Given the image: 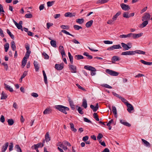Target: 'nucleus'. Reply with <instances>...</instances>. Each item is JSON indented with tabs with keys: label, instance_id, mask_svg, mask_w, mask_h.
<instances>
[{
	"label": "nucleus",
	"instance_id": "f257e3e1",
	"mask_svg": "<svg viewBox=\"0 0 152 152\" xmlns=\"http://www.w3.org/2000/svg\"><path fill=\"white\" fill-rule=\"evenodd\" d=\"M55 108L56 109L62 112L65 114L67 113L66 111H68L69 110V108L61 105H56Z\"/></svg>",
	"mask_w": 152,
	"mask_h": 152
},
{
	"label": "nucleus",
	"instance_id": "f03ea898",
	"mask_svg": "<svg viewBox=\"0 0 152 152\" xmlns=\"http://www.w3.org/2000/svg\"><path fill=\"white\" fill-rule=\"evenodd\" d=\"M105 72L113 76H116L119 75L118 72L109 69H107Z\"/></svg>",
	"mask_w": 152,
	"mask_h": 152
},
{
	"label": "nucleus",
	"instance_id": "7ed1b4c3",
	"mask_svg": "<svg viewBox=\"0 0 152 152\" xmlns=\"http://www.w3.org/2000/svg\"><path fill=\"white\" fill-rule=\"evenodd\" d=\"M122 47L121 45L118 44L117 45H114L113 46L108 48L107 50H113L115 49H121Z\"/></svg>",
	"mask_w": 152,
	"mask_h": 152
},
{
	"label": "nucleus",
	"instance_id": "20e7f679",
	"mask_svg": "<svg viewBox=\"0 0 152 152\" xmlns=\"http://www.w3.org/2000/svg\"><path fill=\"white\" fill-rule=\"evenodd\" d=\"M151 16L150 14L148 13H145L144 14V15L142 18V20H147L150 19Z\"/></svg>",
	"mask_w": 152,
	"mask_h": 152
},
{
	"label": "nucleus",
	"instance_id": "39448f33",
	"mask_svg": "<svg viewBox=\"0 0 152 152\" xmlns=\"http://www.w3.org/2000/svg\"><path fill=\"white\" fill-rule=\"evenodd\" d=\"M121 55L124 56L133 55H134V51L130 50L123 52Z\"/></svg>",
	"mask_w": 152,
	"mask_h": 152
},
{
	"label": "nucleus",
	"instance_id": "423d86ee",
	"mask_svg": "<svg viewBox=\"0 0 152 152\" xmlns=\"http://www.w3.org/2000/svg\"><path fill=\"white\" fill-rule=\"evenodd\" d=\"M120 6L122 9L124 10L128 11L130 9L129 6L128 5L122 3L121 4Z\"/></svg>",
	"mask_w": 152,
	"mask_h": 152
},
{
	"label": "nucleus",
	"instance_id": "0eeeda50",
	"mask_svg": "<svg viewBox=\"0 0 152 152\" xmlns=\"http://www.w3.org/2000/svg\"><path fill=\"white\" fill-rule=\"evenodd\" d=\"M64 64L61 63L60 64H56L55 65V68L57 70H61L64 68Z\"/></svg>",
	"mask_w": 152,
	"mask_h": 152
},
{
	"label": "nucleus",
	"instance_id": "6e6552de",
	"mask_svg": "<svg viewBox=\"0 0 152 152\" xmlns=\"http://www.w3.org/2000/svg\"><path fill=\"white\" fill-rule=\"evenodd\" d=\"M127 107V110L130 113H131V111L134 110V108L132 105L129 103H127L126 105Z\"/></svg>",
	"mask_w": 152,
	"mask_h": 152
},
{
	"label": "nucleus",
	"instance_id": "1a4fd4ad",
	"mask_svg": "<svg viewBox=\"0 0 152 152\" xmlns=\"http://www.w3.org/2000/svg\"><path fill=\"white\" fill-rule=\"evenodd\" d=\"M84 68L87 70L91 71H96V69L94 67L89 65H86L84 66Z\"/></svg>",
	"mask_w": 152,
	"mask_h": 152
},
{
	"label": "nucleus",
	"instance_id": "9d476101",
	"mask_svg": "<svg viewBox=\"0 0 152 152\" xmlns=\"http://www.w3.org/2000/svg\"><path fill=\"white\" fill-rule=\"evenodd\" d=\"M69 69L72 73H76L77 72V68L76 66L71 65L69 66Z\"/></svg>",
	"mask_w": 152,
	"mask_h": 152
},
{
	"label": "nucleus",
	"instance_id": "9b49d317",
	"mask_svg": "<svg viewBox=\"0 0 152 152\" xmlns=\"http://www.w3.org/2000/svg\"><path fill=\"white\" fill-rule=\"evenodd\" d=\"M142 33H140L138 34L132 33V38L134 39H137L142 36Z\"/></svg>",
	"mask_w": 152,
	"mask_h": 152
},
{
	"label": "nucleus",
	"instance_id": "f8f14e48",
	"mask_svg": "<svg viewBox=\"0 0 152 152\" xmlns=\"http://www.w3.org/2000/svg\"><path fill=\"white\" fill-rule=\"evenodd\" d=\"M68 101L69 102L70 105L71 107V109L72 110H74L75 109V106L74 104L73 101L71 100L70 97H68Z\"/></svg>",
	"mask_w": 152,
	"mask_h": 152
},
{
	"label": "nucleus",
	"instance_id": "ddd939ff",
	"mask_svg": "<svg viewBox=\"0 0 152 152\" xmlns=\"http://www.w3.org/2000/svg\"><path fill=\"white\" fill-rule=\"evenodd\" d=\"M90 107L92 109L94 112H96L99 108V104L98 103H96L95 107L93 105L91 104L90 105Z\"/></svg>",
	"mask_w": 152,
	"mask_h": 152
},
{
	"label": "nucleus",
	"instance_id": "4468645a",
	"mask_svg": "<svg viewBox=\"0 0 152 152\" xmlns=\"http://www.w3.org/2000/svg\"><path fill=\"white\" fill-rule=\"evenodd\" d=\"M28 58V57H24L22 61V65L21 66L22 67H24V66L26 65V64L27 62V59Z\"/></svg>",
	"mask_w": 152,
	"mask_h": 152
},
{
	"label": "nucleus",
	"instance_id": "2eb2a0df",
	"mask_svg": "<svg viewBox=\"0 0 152 152\" xmlns=\"http://www.w3.org/2000/svg\"><path fill=\"white\" fill-rule=\"evenodd\" d=\"M122 47L123 48L124 50H129V47L128 46L127 44L125 43L122 42L121 43Z\"/></svg>",
	"mask_w": 152,
	"mask_h": 152
},
{
	"label": "nucleus",
	"instance_id": "dca6fc26",
	"mask_svg": "<svg viewBox=\"0 0 152 152\" xmlns=\"http://www.w3.org/2000/svg\"><path fill=\"white\" fill-rule=\"evenodd\" d=\"M119 37L122 38L132 37V33H130L126 35H121Z\"/></svg>",
	"mask_w": 152,
	"mask_h": 152
},
{
	"label": "nucleus",
	"instance_id": "f3484780",
	"mask_svg": "<svg viewBox=\"0 0 152 152\" xmlns=\"http://www.w3.org/2000/svg\"><path fill=\"white\" fill-rule=\"evenodd\" d=\"M52 110L50 108H46L43 112V114L44 115L49 114L52 112Z\"/></svg>",
	"mask_w": 152,
	"mask_h": 152
},
{
	"label": "nucleus",
	"instance_id": "a211bd4d",
	"mask_svg": "<svg viewBox=\"0 0 152 152\" xmlns=\"http://www.w3.org/2000/svg\"><path fill=\"white\" fill-rule=\"evenodd\" d=\"M75 13H71L68 12L65 13L64 14V16L66 17H72L73 16H75Z\"/></svg>",
	"mask_w": 152,
	"mask_h": 152
},
{
	"label": "nucleus",
	"instance_id": "6ab92c4d",
	"mask_svg": "<svg viewBox=\"0 0 152 152\" xmlns=\"http://www.w3.org/2000/svg\"><path fill=\"white\" fill-rule=\"evenodd\" d=\"M9 142H6L3 146L2 148L1 149L2 152H4L6 151L9 145Z\"/></svg>",
	"mask_w": 152,
	"mask_h": 152
},
{
	"label": "nucleus",
	"instance_id": "aec40b11",
	"mask_svg": "<svg viewBox=\"0 0 152 152\" xmlns=\"http://www.w3.org/2000/svg\"><path fill=\"white\" fill-rule=\"evenodd\" d=\"M145 52L140 50H136L134 51V55L136 53L144 55L145 54Z\"/></svg>",
	"mask_w": 152,
	"mask_h": 152
},
{
	"label": "nucleus",
	"instance_id": "412c9836",
	"mask_svg": "<svg viewBox=\"0 0 152 152\" xmlns=\"http://www.w3.org/2000/svg\"><path fill=\"white\" fill-rule=\"evenodd\" d=\"M112 109V111L113 112V113L115 115V117L116 118H117V112L115 107L114 106H113Z\"/></svg>",
	"mask_w": 152,
	"mask_h": 152
},
{
	"label": "nucleus",
	"instance_id": "4be33fe9",
	"mask_svg": "<svg viewBox=\"0 0 152 152\" xmlns=\"http://www.w3.org/2000/svg\"><path fill=\"white\" fill-rule=\"evenodd\" d=\"M120 123L121 124L124 125H125L126 126H127L128 127H129V126H131V124H130L128 123L125 121H123L121 119L120 120Z\"/></svg>",
	"mask_w": 152,
	"mask_h": 152
},
{
	"label": "nucleus",
	"instance_id": "5701e85b",
	"mask_svg": "<svg viewBox=\"0 0 152 152\" xmlns=\"http://www.w3.org/2000/svg\"><path fill=\"white\" fill-rule=\"evenodd\" d=\"M4 85L5 86V88L7 90H9L10 92H12L13 90L12 88L10 87V86L7 84L4 83Z\"/></svg>",
	"mask_w": 152,
	"mask_h": 152
},
{
	"label": "nucleus",
	"instance_id": "b1692460",
	"mask_svg": "<svg viewBox=\"0 0 152 152\" xmlns=\"http://www.w3.org/2000/svg\"><path fill=\"white\" fill-rule=\"evenodd\" d=\"M93 21L92 20H91L90 21L88 22L86 24V26L87 28H89L91 27L92 25Z\"/></svg>",
	"mask_w": 152,
	"mask_h": 152
},
{
	"label": "nucleus",
	"instance_id": "393cba45",
	"mask_svg": "<svg viewBox=\"0 0 152 152\" xmlns=\"http://www.w3.org/2000/svg\"><path fill=\"white\" fill-rule=\"evenodd\" d=\"M82 106L85 108H86L87 107V101L85 99H83Z\"/></svg>",
	"mask_w": 152,
	"mask_h": 152
},
{
	"label": "nucleus",
	"instance_id": "a878e982",
	"mask_svg": "<svg viewBox=\"0 0 152 152\" xmlns=\"http://www.w3.org/2000/svg\"><path fill=\"white\" fill-rule=\"evenodd\" d=\"M34 67L36 71H37L39 69V67L38 66V64L37 62L34 61Z\"/></svg>",
	"mask_w": 152,
	"mask_h": 152
},
{
	"label": "nucleus",
	"instance_id": "bb28decb",
	"mask_svg": "<svg viewBox=\"0 0 152 152\" xmlns=\"http://www.w3.org/2000/svg\"><path fill=\"white\" fill-rule=\"evenodd\" d=\"M140 61L142 64L147 65H151L152 64V62H151L146 61L143 60H141Z\"/></svg>",
	"mask_w": 152,
	"mask_h": 152
},
{
	"label": "nucleus",
	"instance_id": "cd10ccee",
	"mask_svg": "<svg viewBox=\"0 0 152 152\" xmlns=\"http://www.w3.org/2000/svg\"><path fill=\"white\" fill-rule=\"evenodd\" d=\"M142 141L144 143L146 146L148 147H150L151 146L150 143L146 140L142 139Z\"/></svg>",
	"mask_w": 152,
	"mask_h": 152
},
{
	"label": "nucleus",
	"instance_id": "c85d7f7f",
	"mask_svg": "<svg viewBox=\"0 0 152 152\" xmlns=\"http://www.w3.org/2000/svg\"><path fill=\"white\" fill-rule=\"evenodd\" d=\"M148 23V21L147 20H144V22L140 25V26L142 28L145 27Z\"/></svg>",
	"mask_w": 152,
	"mask_h": 152
},
{
	"label": "nucleus",
	"instance_id": "c756f323",
	"mask_svg": "<svg viewBox=\"0 0 152 152\" xmlns=\"http://www.w3.org/2000/svg\"><path fill=\"white\" fill-rule=\"evenodd\" d=\"M43 145H44L43 144L40 143H39L37 144V145H34V147L35 149H36L39 147H42L43 146Z\"/></svg>",
	"mask_w": 152,
	"mask_h": 152
},
{
	"label": "nucleus",
	"instance_id": "7c9ffc66",
	"mask_svg": "<svg viewBox=\"0 0 152 152\" xmlns=\"http://www.w3.org/2000/svg\"><path fill=\"white\" fill-rule=\"evenodd\" d=\"M69 124L70 125V128L71 130L74 132H76L77 131V129L74 128V124L72 123H70Z\"/></svg>",
	"mask_w": 152,
	"mask_h": 152
},
{
	"label": "nucleus",
	"instance_id": "2f4dec72",
	"mask_svg": "<svg viewBox=\"0 0 152 152\" xmlns=\"http://www.w3.org/2000/svg\"><path fill=\"white\" fill-rule=\"evenodd\" d=\"M42 72H43V75L44 76V80L45 83L46 84H47L48 83V81H47V77L46 74L44 70H43L42 71Z\"/></svg>",
	"mask_w": 152,
	"mask_h": 152
},
{
	"label": "nucleus",
	"instance_id": "473e14b6",
	"mask_svg": "<svg viewBox=\"0 0 152 152\" xmlns=\"http://www.w3.org/2000/svg\"><path fill=\"white\" fill-rule=\"evenodd\" d=\"M121 12L120 11L118 12L112 18V20L113 21H115L116 20L117 17L119 16L121 14Z\"/></svg>",
	"mask_w": 152,
	"mask_h": 152
},
{
	"label": "nucleus",
	"instance_id": "72a5a7b5",
	"mask_svg": "<svg viewBox=\"0 0 152 152\" xmlns=\"http://www.w3.org/2000/svg\"><path fill=\"white\" fill-rule=\"evenodd\" d=\"M75 59L77 60L83 59V57L81 55H77L75 56Z\"/></svg>",
	"mask_w": 152,
	"mask_h": 152
},
{
	"label": "nucleus",
	"instance_id": "f704fd0d",
	"mask_svg": "<svg viewBox=\"0 0 152 152\" xmlns=\"http://www.w3.org/2000/svg\"><path fill=\"white\" fill-rule=\"evenodd\" d=\"M84 20L83 18H78L76 19V22L79 24H81L84 22Z\"/></svg>",
	"mask_w": 152,
	"mask_h": 152
},
{
	"label": "nucleus",
	"instance_id": "c9c22d12",
	"mask_svg": "<svg viewBox=\"0 0 152 152\" xmlns=\"http://www.w3.org/2000/svg\"><path fill=\"white\" fill-rule=\"evenodd\" d=\"M51 45L53 47L56 48L57 47V45L56 44V42L55 40H51L50 42Z\"/></svg>",
	"mask_w": 152,
	"mask_h": 152
},
{
	"label": "nucleus",
	"instance_id": "e433bc0d",
	"mask_svg": "<svg viewBox=\"0 0 152 152\" xmlns=\"http://www.w3.org/2000/svg\"><path fill=\"white\" fill-rule=\"evenodd\" d=\"M7 34L9 35L10 36V37H11V38L13 39H14V35L12 34L11 32L10 31V30L8 29H7Z\"/></svg>",
	"mask_w": 152,
	"mask_h": 152
},
{
	"label": "nucleus",
	"instance_id": "4c0bfd02",
	"mask_svg": "<svg viewBox=\"0 0 152 152\" xmlns=\"http://www.w3.org/2000/svg\"><path fill=\"white\" fill-rule=\"evenodd\" d=\"M120 59L119 57L117 56H113L111 60L112 61H117L120 60Z\"/></svg>",
	"mask_w": 152,
	"mask_h": 152
},
{
	"label": "nucleus",
	"instance_id": "58836bf2",
	"mask_svg": "<svg viewBox=\"0 0 152 152\" xmlns=\"http://www.w3.org/2000/svg\"><path fill=\"white\" fill-rule=\"evenodd\" d=\"M11 48L14 51L15 50L16 46L14 42L13 41H12L11 42Z\"/></svg>",
	"mask_w": 152,
	"mask_h": 152
},
{
	"label": "nucleus",
	"instance_id": "ea45409f",
	"mask_svg": "<svg viewBox=\"0 0 152 152\" xmlns=\"http://www.w3.org/2000/svg\"><path fill=\"white\" fill-rule=\"evenodd\" d=\"M69 57L71 63L72 64L73 63V57L71 55L70 53L69 52L68 53Z\"/></svg>",
	"mask_w": 152,
	"mask_h": 152
},
{
	"label": "nucleus",
	"instance_id": "a19ab883",
	"mask_svg": "<svg viewBox=\"0 0 152 152\" xmlns=\"http://www.w3.org/2000/svg\"><path fill=\"white\" fill-rule=\"evenodd\" d=\"M7 98V96L5 94V93L2 91L1 94V99H5Z\"/></svg>",
	"mask_w": 152,
	"mask_h": 152
},
{
	"label": "nucleus",
	"instance_id": "79ce46f5",
	"mask_svg": "<svg viewBox=\"0 0 152 152\" xmlns=\"http://www.w3.org/2000/svg\"><path fill=\"white\" fill-rule=\"evenodd\" d=\"M7 122L8 123V124L9 125H12L14 123V121L12 119H8Z\"/></svg>",
	"mask_w": 152,
	"mask_h": 152
},
{
	"label": "nucleus",
	"instance_id": "37998d69",
	"mask_svg": "<svg viewBox=\"0 0 152 152\" xmlns=\"http://www.w3.org/2000/svg\"><path fill=\"white\" fill-rule=\"evenodd\" d=\"M78 107L77 110L79 113L81 114H83L84 113L82 111L83 109H82L80 107H78V106H76V107Z\"/></svg>",
	"mask_w": 152,
	"mask_h": 152
},
{
	"label": "nucleus",
	"instance_id": "c03bdc74",
	"mask_svg": "<svg viewBox=\"0 0 152 152\" xmlns=\"http://www.w3.org/2000/svg\"><path fill=\"white\" fill-rule=\"evenodd\" d=\"M9 47V44L8 43H6L4 45V48L6 52L7 51Z\"/></svg>",
	"mask_w": 152,
	"mask_h": 152
},
{
	"label": "nucleus",
	"instance_id": "a18cd8bd",
	"mask_svg": "<svg viewBox=\"0 0 152 152\" xmlns=\"http://www.w3.org/2000/svg\"><path fill=\"white\" fill-rule=\"evenodd\" d=\"M45 138L47 142L49 141L50 140L49 134L48 132H47L45 135Z\"/></svg>",
	"mask_w": 152,
	"mask_h": 152
},
{
	"label": "nucleus",
	"instance_id": "49530a36",
	"mask_svg": "<svg viewBox=\"0 0 152 152\" xmlns=\"http://www.w3.org/2000/svg\"><path fill=\"white\" fill-rule=\"evenodd\" d=\"M55 2V1H48L47 2V6L48 7H51L52 6Z\"/></svg>",
	"mask_w": 152,
	"mask_h": 152
},
{
	"label": "nucleus",
	"instance_id": "de8ad7c7",
	"mask_svg": "<svg viewBox=\"0 0 152 152\" xmlns=\"http://www.w3.org/2000/svg\"><path fill=\"white\" fill-rule=\"evenodd\" d=\"M42 55L44 56V58L46 59H48L49 58V56L46 54L45 52H43L42 53Z\"/></svg>",
	"mask_w": 152,
	"mask_h": 152
},
{
	"label": "nucleus",
	"instance_id": "09e8293b",
	"mask_svg": "<svg viewBox=\"0 0 152 152\" xmlns=\"http://www.w3.org/2000/svg\"><path fill=\"white\" fill-rule=\"evenodd\" d=\"M120 99H121L122 101L126 105L127 104V103H129L124 98H123L121 96Z\"/></svg>",
	"mask_w": 152,
	"mask_h": 152
},
{
	"label": "nucleus",
	"instance_id": "8fccbe9b",
	"mask_svg": "<svg viewBox=\"0 0 152 152\" xmlns=\"http://www.w3.org/2000/svg\"><path fill=\"white\" fill-rule=\"evenodd\" d=\"M61 32H63V33L69 35H70V36H72V37L74 36L73 35H72V34H70L69 32H68L67 31H66L65 30H61Z\"/></svg>",
	"mask_w": 152,
	"mask_h": 152
},
{
	"label": "nucleus",
	"instance_id": "3c124183",
	"mask_svg": "<svg viewBox=\"0 0 152 152\" xmlns=\"http://www.w3.org/2000/svg\"><path fill=\"white\" fill-rule=\"evenodd\" d=\"M123 16L124 17L126 18H128L130 17L129 15V13L126 12H124L123 14Z\"/></svg>",
	"mask_w": 152,
	"mask_h": 152
},
{
	"label": "nucleus",
	"instance_id": "603ef678",
	"mask_svg": "<svg viewBox=\"0 0 152 152\" xmlns=\"http://www.w3.org/2000/svg\"><path fill=\"white\" fill-rule=\"evenodd\" d=\"M73 27L74 29L76 30H79L80 29H81L82 28V27L81 26L77 25H74Z\"/></svg>",
	"mask_w": 152,
	"mask_h": 152
},
{
	"label": "nucleus",
	"instance_id": "864d4df0",
	"mask_svg": "<svg viewBox=\"0 0 152 152\" xmlns=\"http://www.w3.org/2000/svg\"><path fill=\"white\" fill-rule=\"evenodd\" d=\"M110 0H99V2L101 4H103L107 2Z\"/></svg>",
	"mask_w": 152,
	"mask_h": 152
},
{
	"label": "nucleus",
	"instance_id": "5fc2aeb1",
	"mask_svg": "<svg viewBox=\"0 0 152 152\" xmlns=\"http://www.w3.org/2000/svg\"><path fill=\"white\" fill-rule=\"evenodd\" d=\"M93 115L94 116V118L96 121H99V119L98 117V116L96 113H94Z\"/></svg>",
	"mask_w": 152,
	"mask_h": 152
},
{
	"label": "nucleus",
	"instance_id": "6e6d98bb",
	"mask_svg": "<svg viewBox=\"0 0 152 152\" xmlns=\"http://www.w3.org/2000/svg\"><path fill=\"white\" fill-rule=\"evenodd\" d=\"M27 72L25 71L23 72V75L21 76V81H22V79L24 78L27 75Z\"/></svg>",
	"mask_w": 152,
	"mask_h": 152
},
{
	"label": "nucleus",
	"instance_id": "4d7b16f0",
	"mask_svg": "<svg viewBox=\"0 0 152 152\" xmlns=\"http://www.w3.org/2000/svg\"><path fill=\"white\" fill-rule=\"evenodd\" d=\"M102 86L105 88H110V89H111L112 88V86H109V85H108L107 84H103L102 85Z\"/></svg>",
	"mask_w": 152,
	"mask_h": 152
},
{
	"label": "nucleus",
	"instance_id": "13d9d810",
	"mask_svg": "<svg viewBox=\"0 0 152 152\" xmlns=\"http://www.w3.org/2000/svg\"><path fill=\"white\" fill-rule=\"evenodd\" d=\"M103 42L105 44H112L113 43L112 41L109 40H104Z\"/></svg>",
	"mask_w": 152,
	"mask_h": 152
},
{
	"label": "nucleus",
	"instance_id": "bf43d9fd",
	"mask_svg": "<svg viewBox=\"0 0 152 152\" xmlns=\"http://www.w3.org/2000/svg\"><path fill=\"white\" fill-rule=\"evenodd\" d=\"M61 28L63 29H69V27L68 26H65L64 25H62L61 26Z\"/></svg>",
	"mask_w": 152,
	"mask_h": 152
},
{
	"label": "nucleus",
	"instance_id": "052dcab7",
	"mask_svg": "<svg viewBox=\"0 0 152 152\" xmlns=\"http://www.w3.org/2000/svg\"><path fill=\"white\" fill-rule=\"evenodd\" d=\"M53 24V23H47V27L48 29L50 28V27L52 26Z\"/></svg>",
	"mask_w": 152,
	"mask_h": 152
},
{
	"label": "nucleus",
	"instance_id": "680f3d73",
	"mask_svg": "<svg viewBox=\"0 0 152 152\" xmlns=\"http://www.w3.org/2000/svg\"><path fill=\"white\" fill-rule=\"evenodd\" d=\"M31 53V51L30 50L26 51V53L24 57H28V58Z\"/></svg>",
	"mask_w": 152,
	"mask_h": 152
},
{
	"label": "nucleus",
	"instance_id": "e2e57ef3",
	"mask_svg": "<svg viewBox=\"0 0 152 152\" xmlns=\"http://www.w3.org/2000/svg\"><path fill=\"white\" fill-rule=\"evenodd\" d=\"M76 85L80 89L84 91H86V90L85 89L83 88L80 86L79 84H76Z\"/></svg>",
	"mask_w": 152,
	"mask_h": 152
},
{
	"label": "nucleus",
	"instance_id": "0e129e2a",
	"mask_svg": "<svg viewBox=\"0 0 152 152\" xmlns=\"http://www.w3.org/2000/svg\"><path fill=\"white\" fill-rule=\"evenodd\" d=\"M103 136L102 134L101 133L99 134L97 137V139L98 140H100L101 138L103 137Z\"/></svg>",
	"mask_w": 152,
	"mask_h": 152
},
{
	"label": "nucleus",
	"instance_id": "69168bd1",
	"mask_svg": "<svg viewBox=\"0 0 152 152\" xmlns=\"http://www.w3.org/2000/svg\"><path fill=\"white\" fill-rule=\"evenodd\" d=\"M25 16L26 18H30L32 17V16L31 14L30 13H28L26 14L25 15Z\"/></svg>",
	"mask_w": 152,
	"mask_h": 152
},
{
	"label": "nucleus",
	"instance_id": "338daca9",
	"mask_svg": "<svg viewBox=\"0 0 152 152\" xmlns=\"http://www.w3.org/2000/svg\"><path fill=\"white\" fill-rule=\"evenodd\" d=\"M13 145L12 143H10V145H9V149L10 151H12L13 150Z\"/></svg>",
	"mask_w": 152,
	"mask_h": 152
},
{
	"label": "nucleus",
	"instance_id": "774afa93",
	"mask_svg": "<svg viewBox=\"0 0 152 152\" xmlns=\"http://www.w3.org/2000/svg\"><path fill=\"white\" fill-rule=\"evenodd\" d=\"M0 121L1 122L4 123L5 121V118L4 116L3 115H1L0 119Z\"/></svg>",
	"mask_w": 152,
	"mask_h": 152
}]
</instances>
